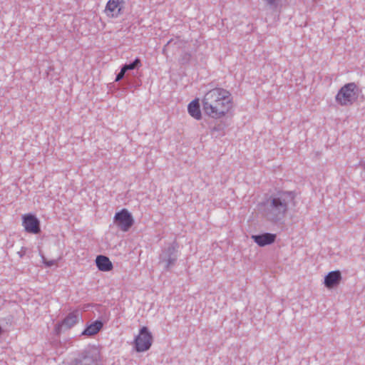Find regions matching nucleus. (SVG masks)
I'll return each instance as SVG.
<instances>
[{
	"label": "nucleus",
	"mask_w": 365,
	"mask_h": 365,
	"mask_svg": "<svg viewBox=\"0 0 365 365\" xmlns=\"http://www.w3.org/2000/svg\"><path fill=\"white\" fill-rule=\"evenodd\" d=\"M125 72H126V71L123 67L121 68L120 73L117 75L116 78H115V81H119L120 80H121L123 78Z\"/></svg>",
	"instance_id": "15"
},
{
	"label": "nucleus",
	"mask_w": 365,
	"mask_h": 365,
	"mask_svg": "<svg viewBox=\"0 0 365 365\" xmlns=\"http://www.w3.org/2000/svg\"><path fill=\"white\" fill-rule=\"evenodd\" d=\"M103 327V323L101 321H96L88 325L83 331V335L93 336L96 334Z\"/></svg>",
	"instance_id": "12"
},
{
	"label": "nucleus",
	"mask_w": 365,
	"mask_h": 365,
	"mask_svg": "<svg viewBox=\"0 0 365 365\" xmlns=\"http://www.w3.org/2000/svg\"><path fill=\"white\" fill-rule=\"evenodd\" d=\"M252 238L259 246L264 247L273 243L276 235L274 234L265 233L259 235H252Z\"/></svg>",
	"instance_id": "8"
},
{
	"label": "nucleus",
	"mask_w": 365,
	"mask_h": 365,
	"mask_svg": "<svg viewBox=\"0 0 365 365\" xmlns=\"http://www.w3.org/2000/svg\"><path fill=\"white\" fill-rule=\"evenodd\" d=\"M45 264H46L47 266H48V267L52 266V265H53V264H54V263H53V261L46 262H45Z\"/></svg>",
	"instance_id": "16"
},
{
	"label": "nucleus",
	"mask_w": 365,
	"mask_h": 365,
	"mask_svg": "<svg viewBox=\"0 0 365 365\" xmlns=\"http://www.w3.org/2000/svg\"><path fill=\"white\" fill-rule=\"evenodd\" d=\"M114 221L120 230L127 232L133 226L134 220L132 215L126 209L115 213Z\"/></svg>",
	"instance_id": "5"
},
{
	"label": "nucleus",
	"mask_w": 365,
	"mask_h": 365,
	"mask_svg": "<svg viewBox=\"0 0 365 365\" xmlns=\"http://www.w3.org/2000/svg\"><path fill=\"white\" fill-rule=\"evenodd\" d=\"M267 3L270 5H272L275 3L276 0H267Z\"/></svg>",
	"instance_id": "17"
},
{
	"label": "nucleus",
	"mask_w": 365,
	"mask_h": 365,
	"mask_svg": "<svg viewBox=\"0 0 365 365\" xmlns=\"http://www.w3.org/2000/svg\"><path fill=\"white\" fill-rule=\"evenodd\" d=\"M341 273L339 271H333L329 272L324 279V284L327 288H332L338 284L341 280Z\"/></svg>",
	"instance_id": "10"
},
{
	"label": "nucleus",
	"mask_w": 365,
	"mask_h": 365,
	"mask_svg": "<svg viewBox=\"0 0 365 365\" xmlns=\"http://www.w3.org/2000/svg\"><path fill=\"white\" fill-rule=\"evenodd\" d=\"M359 88L355 83L343 86L336 95V103L341 106L352 105L358 98Z\"/></svg>",
	"instance_id": "3"
},
{
	"label": "nucleus",
	"mask_w": 365,
	"mask_h": 365,
	"mask_svg": "<svg viewBox=\"0 0 365 365\" xmlns=\"http://www.w3.org/2000/svg\"><path fill=\"white\" fill-rule=\"evenodd\" d=\"M124 4V0H108L104 9L105 14L109 18H117L122 14Z\"/></svg>",
	"instance_id": "6"
},
{
	"label": "nucleus",
	"mask_w": 365,
	"mask_h": 365,
	"mask_svg": "<svg viewBox=\"0 0 365 365\" xmlns=\"http://www.w3.org/2000/svg\"><path fill=\"white\" fill-rule=\"evenodd\" d=\"M79 318V314L78 311H74L70 313L63 321L62 324L66 327H71L76 324Z\"/></svg>",
	"instance_id": "13"
},
{
	"label": "nucleus",
	"mask_w": 365,
	"mask_h": 365,
	"mask_svg": "<svg viewBox=\"0 0 365 365\" xmlns=\"http://www.w3.org/2000/svg\"><path fill=\"white\" fill-rule=\"evenodd\" d=\"M139 65H140V61L139 58H136L132 63L126 64L123 68L127 71L128 70H133L135 68Z\"/></svg>",
	"instance_id": "14"
},
{
	"label": "nucleus",
	"mask_w": 365,
	"mask_h": 365,
	"mask_svg": "<svg viewBox=\"0 0 365 365\" xmlns=\"http://www.w3.org/2000/svg\"><path fill=\"white\" fill-rule=\"evenodd\" d=\"M233 108V98L226 89L215 88L207 91L202 98L204 113L214 119L225 117Z\"/></svg>",
	"instance_id": "1"
},
{
	"label": "nucleus",
	"mask_w": 365,
	"mask_h": 365,
	"mask_svg": "<svg viewBox=\"0 0 365 365\" xmlns=\"http://www.w3.org/2000/svg\"><path fill=\"white\" fill-rule=\"evenodd\" d=\"M294 200L291 192H281L269 198L267 215L272 218L283 217L287 211L288 204Z\"/></svg>",
	"instance_id": "2"
},
{
	"label": "nucleus",
	"mask_w": 365,
	"mask_h": 365,
	"mask_svg": "<svg viewBox=\"0 0 365 365\" xmlns=\"http://www.w3.org/2000/svg\"><path fill=\"white\" fill-rule=\"evenodd\" d=\"M153 343V335L148 327H143L134 339L135 349L138 352L148 350Z\"/></svg>",
	"instance_id": "4"
},
{
	"label": "nucleus",
	"mask_w": 365,
	"mask_h": 365,
	"mask_svg": "<svg viewBox=\"0 0 365 365\" xmlns=\"http://www.w3.org/2000/svg\"><path fill=\"white\" fill-rule=\"evenodd\" d=\"M187 110L189 114L194 118L197 120L201 118L202 115L198 99H195L192 101H191L187 106Z\"/></svg>",
	"instance_id": "11"
},
{
	"label": "nucleus",
	"mask_w": 365,
	"mask_h": 365,
	"mask_svg": "<svg viewBox=\"0 0 365 365\" xmlns=\"http://www.w3.org/2000/svg\"><path fill=\"white\" fill-rule=\"evenodd\" d=\"M96 263L98 269L102 272H108L113 269V264L108 257L99 255L96 259Z\"/></svg>",
	"instance_id": "9"
},
{
	"label": "nucleus",
	"mask_w": 365,
	"mask_h": 365,
	"mask_svg": "<svg viewBox=\"0 0 365 365\" xmlns=\"http://www.w3.org/2000/svg\"><path fill=\"white\" fill-rule=\"evenodd\" d=\"M22 225L29 233L38 234L41 231L40 222L32 214H26L22 216Z\"/></svg>",
	"instance_id": "7"
}]
</instances>
